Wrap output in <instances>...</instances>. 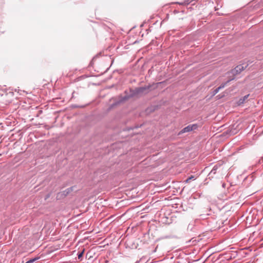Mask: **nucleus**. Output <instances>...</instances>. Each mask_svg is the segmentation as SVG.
I'll use <instances>...</instances> for the list:
<instances>
[{"label":"nucleus","mask_w":263,"mask_h":263,"mask_svg":"<svg viewBox=\"0 0 263 263\" xmlns=\"http://www.w3.org/2000/svg\"><path fill=\"white\" fill-rule=\"evenodd\" d=\"M221 166V165L220 164H216L213 166L212 170L211 171L208 176L210 179H212L214 178V175L217 172L218 169Z\"/></svg>","instance_id":"nucleus-5"},{"label":"nucleus","mask_w":263,"mask_h":263,"mask_svg":"<svg viewBox=\"0 0 263 263\" xmlns=\"http://www.w3.org/2000/svg\"><path fill=\"white\" fill-rule=\"evenodd\" d=\"M226 183H224V182H223V183H222V187L223 188H225V187H226Z\"/></svg>","instance_id":"nucleus-12"},{"label":"nucleus","mask_w":263,"mask_h":263,"mask_svg":"<svg viewBox=\"0 0 263 263\" xmlns=\"http://www.w3.org/2000/svg\"><path fill=\"white\" fill-rule=\"evenodd\" d=\"M251 63L252 62L248 61L247 64L243 63L242 64L237 65L235 67L234 69L232 70L231 73L234 76L240 73L242 71L245 70Z\"/></svg>","instance_id":"nucleus-2"},{"label":"nucleus","mask_w":263,"mask_h":263,"mask_svg":"<svg viewBox=\"0 0 263 263\" xmlns=\"http://www.w3.org/2000/svg\"><path fill=\"white\" fill-rule=\"evenodd\" d=\"M198 0H187L184 3L186 5L191 4L193 1H197Z\"/></svg>","instance_id":"nucleus-10"},{"label":"nucleus","mask_w":263,"mask_h":263,"mask_svg":"<svg viewBox=\"0 0 263 263\" xmlns=\"http://www.w3.org/2000/svg\"><path fill=\"white\" fill-rule=\"evenodd\" d=\"M235 79V78L233 77L232 78V79H230L229 80H228V81H227L226 82H224V83H222V84H221V85L218 87L217 88H216V89H215L214 90H213V95L214 96L216 94H217L219 91L224 88L225 86L229 83H230L231 81Z\"/></svg>","instance_id":"nucleus-4"},{"label":"nucleus","mask_w":263,"mask_h":263,"mask_svg":"<svg viewBox=\"0 0 263 263\" xmlns=\"http://www.w3.org/2000/svg\"><path fill=\"white\" fill-rule=\"evenodd\" d=\"M75 187L74 186H71L70 187L66 189L65 190H64L62 192V195H63L65 196H67L70 193H71L73 190V189Z\"/></svg>","instance_id":"nucleus-6"},{"label":"nucleus","mask_w":263,"mask_h":263,"mask_svg":"<svg viewBox=\"0 0 263 263\" xmlns=\"http://www.w3.org/2000/svg\"><path fill=\"white\" fill-rule=\"evenodd\" d=\"M84 251H85V249H83L82 250L78 251V252L77 253V256H78V258L79 260H82V257L83 256Z\"/></svg>","instance_id":"nucleus-8"},{"label":"nucleus","mask_w":263,"mask_h":263,"mask_svg":"<svg viewBox=\"0 0 263 263\" xmlns=\"http://www.w3.org/2000/svg\"><path fill=\"white\" fill-rule=\"evenodd\" d=\"M192 179H194V176H191L190 177H189L186 180V182H188L190 180H192Z\"/></svg>","instance_id":"nucleus-11"},{"label":"nucleus","mask_w":263,"mask_h":263,"mask_svg":"<svg viewBox=\"0 0 263 263\" xmlns=\"http://www.w3.org/2000/svg\"><path fill=\"white\" fill-rule=\"evenodd\" d=\"M151 87L150 85L146 86L145 87H140L138 88H136L135 90H131L130 95L127 96L126 95L124 97H121L118 101L115 102L112 106H116L119 105V104L127 100L129 98L133 97L135 96L143 93H147L148 91V90Z\"/></svg>","instance_id":"nucleus-1"},{"label":"nucleus","mask_w":263,"mask_h":263,"mask_svg":"<svg viewBox=\"0 0 263 263\" xmlns=\"http://www.w3.org/2000/svg\"><path fill=\"white\" fill-rule=\"evenodd\" d=\"M249 96V95H246V96H243V97L240 98L237 102V104L238 105H240L243 104L244 102H245V101L248 99Z\"/></svg>","instance_id":"nucleus-7"},{"label":"nucleus","mask_w":263,"mask_h":263,"mask_svg":"<svg viewBox=\"0 0 263 263\" xmlns=\"http://www.w3.org/2000/svg\"><path fill=\"white\" fill-rule=\"evenodd\" d=\"M39 258L36 257V258H31L30 259H29L28 261H27L26 263H33L35 261H36V260L38 259Z\"/></svg>","instance_id":"nucleus-9"},{"label":"nucleus","mask_w":263,"mask_h":263,"mask_svg":"<svg viewBox=\"0 0 263 263\" xmlns=\"http://www.w3.org/2000/svg\"><path fill=\"white\" fill-rule=\"evenodd\" d=\"M198 127L197 124H190L182 129L179 133V135L185 133H188L196 130Z\"/></svg>","instance_id":"nucleus-3"}]
</instances>
